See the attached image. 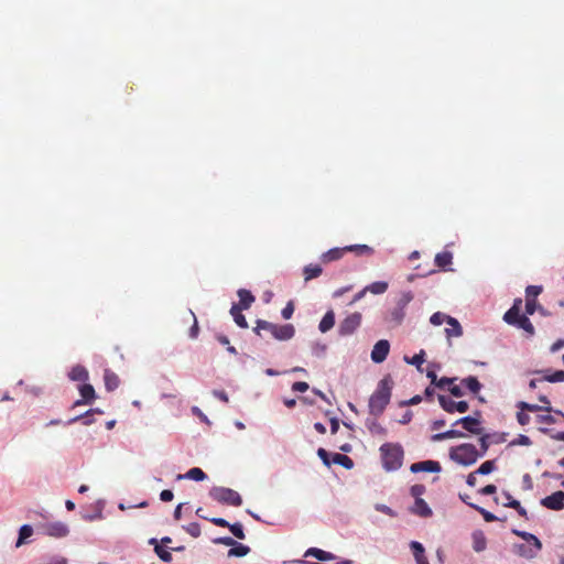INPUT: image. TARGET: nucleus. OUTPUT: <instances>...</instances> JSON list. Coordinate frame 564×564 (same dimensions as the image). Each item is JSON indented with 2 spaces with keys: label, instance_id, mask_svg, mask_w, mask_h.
I'll use <instances>...</instances> for the list:
<instances>
[{
  "label": "nucleus",
  "instance_id": "1",
  "mask_svg": "<svg viewBox=\"0 0 564 564\" xmlns=\"http://www.w3.org/2000/svg\"><path fill=\"white\" fill-rule=\"evenodd\" d=\"M393 381L390 376H386L378 383L376 391L369 399V412L372 416L379 417L391 399Z\"/></svg>",
  "mask_w": 564,
  "mask_h": 564
},
{
  "label": "nucleus",
  "instance_id": "2",
  "mask_svg": "<svg viewBox=\"0 0 564 564\" xmlns=\"http://www.w3.org/2000/svg\"><path fill=\"white\" fill-rule=\"evenodd\" d=\"M382 466L387 471H394L401 468L404 452L399 443H384L379 448Z\"/></svg>",
  "mask_w": 564,
  "mask_h": 564
},
{
  "label": "nucleus",
  "instance_id": "3",
  "mask_svg": "<svg viewBox=\"0 0 564 564\" xmlns=\"http://www.w3.org/2000/svg\"><path fill=\"white\" fill-rule=\"evenodd\" d=\"M452 460L463 466H470L480 457L476 446L469 443H464L458 446L452 447L449 451Z\"/></svg>",
  "mask_w": 564,
  "mask_h": 564
},
{
  "label": "nucleus",
  "instance_id": "4",
  "mask_svg": "<svg viewBox=\"0 0 564 564\" xmlns=\"http://www.w3.org/2000/svg\"><path fill=\"white\" fill-rule=\"evenodd\" d=\"M260 330H268L278 340H289L295 334V328L292 324L278 325L262 319L257 322L254 328L258 335Z\"/></svg>",
  "mask_w": 564,
  "mask_h": 564
},
{
  "label": "nucleus",
  "instance_id": "5",
  "mask_svg": "<svg viewBox=\"0 0 564 564\" xmlns=\"http://www.w3.org/2000/svg\"><path fill=\"white\" fill-rule=\"evenodd\" d=\"M209 496L219 503L239 507L242 505L241 496L234 489L226 487H214Z\"/></svg>",
  "mask_w": 564,
  "mask_h": 564
},
{
  "label": "nucleus",
  "instance_id": "6",
  "mask_svg": "<svg viewBox=\"0 0 564 564\" xmlns=\"http://www.w3.org/2000/svg\"><path fill=\"white\" fill-rule=\"evenodd\" d=\"M503 321L512 326L523 329L529 337L533 336L535 330L534 326L527 315L517 313L516 307H510L503 315Z\"/></svg>",
  "mask_w": 564,
  "mask_h": 564
},
{
  "label": "nucleus",
  "instance_id": "7",
  "mask_svg": "<svg viewBox=\"0 0 564 564\" xmlns=\"http://www.w3.org/2000/svg\"><path fill=\"white\" fill-rule=\"evenodd\" d=\"M362 315L355 312L346 316L338 326L339 336L346 337L352 335L361 325Z\"/></svg>",
  "mask_w": 564,
  "mask_h": 564
},
{
  "label": "nucleus",
  "instance_id": "8",
  "mask_svg": "<svg viewBox=\"0 0 564 564\" xmlns=\"http://www.w3.org/2000/svg\"><path fill=\"white\" fill-rule=\"evenodd\" d=\"M37 529L42 534L57 539L66 536L69 532L68 527L59 521L40 524Z\"/></svg>",
  "mask_w": 564,
  "mask_h": 564
},
{
  "label": "nucleus",
  "instance_id": "9",
  "mask_svg": "<svg viewBox=\"0 0 564 564\" xmlns=\"http://www.w3.org/2000/svg\"><path fill=\"white\" fill-rule=\"evenodd\" d=\"M440 405L447 413H465L469 409V404L466 401H454L447 395L440 394L438 395Z\"/></svg>",
  "mask_w": 564,
  "mask_h": 564
},
{
  "label": "nucleus",
  "instance_id": "10",
  "mask_svg": "<svg viewBox=\"0 0 564 564\" xmlns=\"http://www.w3.org/2000/svg\"><path fill=\"white\" fill-rule=\"evenodd\" d=\"M541 505L550 510L560 511L564 509V491L558 490L541 499Z\"/></svg>",
  "mask_w": 564,
  "mask_h": 564
},
{
  "label": "nucleus",
  "instance_id": "11",
  "mask_svg": "<svg viewBox=\"0 0 564 564\" xmlns=\"http://www.w3.org/2000/svg\"><path fill=\"white\" fill-rule=\"evenodd\" d=\"M390 350V344L386 339L377 341L371 351V359L376 364H380L387 359Z\"/></svg>",
  "mask_w": 564,
  "mask_h": 564
},
{
  "label": "nucleus",
  "instance_id": "12",
  "mask_svg": "<svg viewBox=\"0 0 564 564\" xmlns=\"http://www.w3.org/2000/svg\"><path fill=\"white\" fill-rule=\"evenodd\" d=\"M457 424H460L466 431L475 435H480L482 432L480 420L474 416L460 417L454 423V425Z\"/></svg>",
  "mask_w": 564,
  "mask_h": 564
},
{
  "label": "nucleus",
  "instance_id": "13",
  "mask_svg": "<svg viewBox=\"0 0 564 564\" xmlns=\"http://www.w3.org/2000/svg\"><path fill=\"white\" fill-rule=\"evenodd\" d=\"M441 464L436 460H423L411 465L410 470L412 473L429 471L438 473L441 471Z\"/></svg>",
  "mask_w": 564,
  "mask_h": 564
},
{
  "label": "nucleus",
  "instance_id": "14",
  "mask_svg": "<svg viewBox=\"0 0 564 564\" xmlns=\"http://www.w3.org/2000/svg\"><path fill=\"white\" fill-rule=\"evenodd\" d=\"M79 393H80L82 400H77L74 404L75 406L84 404V403L89 404L96 399L95 389L89 383H84V384L79 386Z\"/></svg>",
  "mask_w": 564,
  "mask_h": 564
},
{
  "label": "nucleus",
  "instance_id": "15",
  "mask_svg": "<svg viewBox=\"0 0 564 564\" xmlns=\"http://www.w3.org/2000/svg\"><path fill=\"white\" fill-rule=\"evenodd\" d=\"M410 547L416 564H430L427 557L425 556L424 546L420 542L412 541L410 543Z\"/></svg>",
  "mask_w": 564,
  "mask_h": 564
},
{
  "label": "nucleus",
  "instance_id": "16",
  "mask_svg": "<svg viewBox=\"0 0 564 564\" xmlns=\"http://www.w3.org/2000/svg\"><path fill=\"white\" fill-rule=\"evenodd\" d=\"M345 253H346L345 247L344 248H333V249H329L328 251L324 252L321 256V261L323 263H329L333 261H337V260L341 259Z\"/></svg>",
  "mask_w": 564,
  "mask_h": 564
},
{
  "label": "nucleus",
  "instance_id": "17",
  "mask_svg": "<svg viewBox=\"0 0 564 564\" xmlns=\"http://www.w3.org/2000/svg\"><path fill=\"white\" fill-rule=\"evenodd\" d=\"M411 512L424 518L432 516V510L424 499H415Z\"/></svg>",
  "mask_w": 564,
  "mask_h": 564
},
{
  "label": "nucleus",
  "instance_id": "18",
  "mask_svg": "<svg viewBox=\"0 0 564 564\" xmlns=\"http://www.w3.org/2000/svg\"><path fill=\"white\" fill-rule=\"evenodd\" d=\"M104 381H105V387H106L107 391L116 390L120 383L119 377L109 369L105 370Z\"/></svg>",
  "mask_w": 564,
  "mask_h": 564
},
{
  "label": "nucleus",
  "instance_id": "19",
  "mask_svg": "<svg viewBox=\"0 0 564 564\" xmlns=\"http://www.w3.org/2000/svg\"><path fill=\"white\" fill-rule=\"evenodd\" d=\"M335 325V313L333 310H329L325 313L322 321L319 322L318 329L322 333H326L330 330Z\"/></svg>",
  "mask_w": 564,
  "mask_h": 564
},
{
  "label": "nucleus",
  "instance_id": "20",
  "mask_svg": "<svg viewBox=\"0 0 564 564\" xmlns=\"http://www.w3.org/2000/svg\"><path fill=\"white\" fill-rule=\"evenodd\" d=\"M68 377L73 381H86L88 380L89 376L87 369L84 366L76 365L69 371Z\"/></svg>",
  "mask_w": 564,
  "mask_h": 564
},
{
  "label": "nucleus",
  "instance_id": "21",
  "mask_svg": "<svg viewBox=\"0 0 564 564\" xmlns=\"http://www.w3.org/2000/svg\"><path fill=\"white\" fill-rule=\"evenodd\" d=\"M238 296L239 303L237 305L241 306L242 310H248L256 300L251 292L246 289H240Z\"/></svg>",
  "mask_w": 564,
  "mask_h": 564
},
{
  "label": "nucleus",
  "instance_id": "22",
  "mask_svg": "<svg viewBox=\"0 0 564 564\" xmlns=\"http://www.w3.org/2000/svg\"><path fill=\"white\" fill-rule=\"evenodd\" d=\"M207 475L203 471V469L198 467L191 468L186 474L184 475H177L176 479L181 480L184 478L192 479L195 481H203L206 479Z\"/></svg>",
  "mask_w": 564,
  "mask_h": 564
},
{
  "label": "nucleus",
  "instance_id": "23",
  "mask_svg": "<svg viewBox=\"0 0 564 564\" xmlns=\"http://www.w3.org/2000/svg\"><path fill=\"white\" fill-rule=\"evenodd\" d=\"M378 417L373 416V419H368L366 422V426L372 435H387V429L383 427L377 420Z\"/></svg>",
  "mask_w": 564,
  "mask_h": 564
},
{
  "label": "nucleus",
  "instance_id": "24",
  "mask_svg": "<svg viewBox=\"0 0 564 564\" xmlns=\"http://www.w3.org/2000/svg\"><path fill=\"white\" fill-rule=\"evenodd\" d=\"M447 325L449 326L445 328L447 338L459 337L463 335V328L456 318H449Z\"/></svg>",
  "mask_w": 564,
  "mask_h": 564
},
{
  "label": "nucleus",
  "instance_id": "25",
  "mask_svg": "<svg viewBox=\"0 0 564 564\" xmlns=\"http://www.w3.org/2000/svg\"><path fill=\"white\" fill-rule=\"evenodd\" d=\"M435 264L440 268V269H446L447 267H449L452 264V261H453V253L451 251H442V252H438L436 256H435Z\"/></svg>",
  "mask_w": 564,
  "mask_h": 564
},
{
  "label": "nucleus",
  "instance_id": "26",
  "mask_svg": "<svg viewBox=\"0 0 564 564\" xmlns=\"http://www.w3.org/2000/svg\"><path fill=\"white\" fill-rule=\"evenodd\" d=\"M241 312H242L241 306H239L237 304H234L230 308V314L234 317L235 323L241 328H247L248 323H247L245 315Z\"/></svg>",
  "mask_w": 564,
  "mask_h": 564
},
{
  "label": "nucleus",
  "instance_id": "27",
  "mask_svg": "<svg viewBox=\"0 0 564 564\" xmlns=\"http://www.w3.org/2000/svg\"><path fill=\"white\" fill-rule=\"evenodd\" d=\"M305 556H313L318 561H332L335 555L317 547H311L306 551Z\"/></svg>",
  "mask_w": 564,
  "mask_h": 564
},
{
  "label": "nucleus",
  "instance_id": "28",
  "mask_svg": "<svg viewBox=\"0 0 564 564\" xmlns=\"http://www.w3.org/2000/svg\"><path fill=\"white\" fill-rule=\"evenodd\" d=\"M323 272V269L319 264H308L303 269V275L305 281H310L312 279L318 278Z\"/></svg>",
  "mask_w": 564,
  "mask_h": 564
},
{
  "label": "nucleus",
  "instance_id": "29",
  "mask_svg": "<svg viewBox=\"0 0 564 564\" xmlns=\"http://www.w3.org/2000/svg\"><path fill=\"white\" fill-rule=\"evenodd\" d=\"M346 252H355L357 256H371L373 249L368 245H350L345 247Z\"/></svg>",
  "mask_w": 564,
  "mask_h": 564
},
{
  "label": "nucleus",
  "instance_id": "30",
  "mask_svg": "<svg viewBox=\"0 0 564 564\" xmlns=\"http://www.w3.org/2000/svg\"><path fill=\"white\" fill-rule=\"evenodd\" d=\"M250 553V547L248 545H245L242 543L237 542V544L232 545L231 549H229L227 556L228 557H242Z\"/></svg>",
  "mask_w": 564,
  "mask_h": 564
},
{
  "label": "nucleus",
  "instance_id": "31",
  "mask_svg": "<svg viewBox=\"0 0 564 564\" xmlns=\"http://www.w3.org/2000/svg\"><path fill=\"white\" fill-rule=\"evenodd\" d=\"M332 464L340 465L346 469H351L354 467V462L349 456L338 453L333 455Z\"/></svg>",
  "mask_w": 564,
  "mask_h": 564
},
{
  "label": "nucleus",
  "instance_id": "32",
  "mask_svg": "<svg viewBox=\"0 0 564 564\" xmlns=\"http://www.w3.org/2000/svg\"><path fill=\"white\" fill-rule=\"evenodd\" d=\"M464 436H465V434L458 430H448L446 432L433 435L432 440L433 441H444V440H448V438H459V437H464Z\"/></svg>",
  "mask_w": 564,
  "mask_h": 564
},
{
  "label": "nucleus",
  "instance_id": "33",
  "mask_svg": "<svg viewBox=\"0 0 564 564\" xmlns=\"http://www.w3.org/2000/svg\"><path fill=\"white\" fill-rule=\"evenodd\" d=\"M462 384L465 386L473 393H478L482 387L479 380L473 376L463 379Z\"/></svg>",
  "mask_w": 564,
  "mask_h": 564
},
{
  "label": "nucleus",
  "instance_id": "34",
  "mask_svg": "<svg viewBox=\"0 0 564 564\" xmlns=\"http://www.w3.org/2000/svg\"><path fill=\"white\" fill-rule=\"evenodd\" d=\"M388 290V283L384 281L373 282L365 288V291L372 294H383Z\"/></svg>",
  "mask_w": 564,
  "mask_h": 564
},
{
  "label": "nucleus",
  "instance_id": "35",
  "mask_svg": "<svg viewBox=\"0 0 564 564\" xmlns=\"http://www.w3.org/2000/svg\"><path fill=\"white\" fill-rule=\"evenodd\" d=\"M150 543H153L155 544L154 546V551L156 553V555L164 562H171L172 561V554L170 551L165 550L164 547H162L161 545L156 544V540L155 539H152L150 541Z\"/></svg>",
  "mask_w": 564,
  "mask_h": 564
},
{
  "label": "nucleus",
  "instance_id": "36",
  "mask_svg": "<svg viewBox=\"0 0 564 564\" xmlns=\"http://www.w3.org/2000/svg\"><path fill=\"white\" fill-rule=\"evenodd\" d=\"M513 533L521 536L523 540L533 543L538 550L542 549V543L535 535L518 530H514Z\"/></svg>",
  "mask_w": 564,
  "mask_h": 564
},
{
  "label": "nucleus",
  "instance_id": "37",
  "mask_svg": "<svg viewBox=\"0 0 564 564\" xmlns=\"http://www.w3.org/2000/svg\"><path fill=\"white\" fill-rule=\"evenodd\" d=\"M539 373H544L543 380L549 382H561L564 380V371L556 370L553 373L547 375L546 371H538Z\"/></svg>",
  "mask_w": 564,
  "mask_h": 564
},
{
  "label": "nucleus",
  "instance_id": "38",
  "mask_svg": "<svg viewBox=\"0 0 564 564\" xmlns=\"http://www.w3.org/2000/svg\"><path fill=\"white\" fill-rule=\"evenodd\" d=\"M413 300V293L411 291H406L401 293L397 301V306L403 311L409 305V303Z\"/></svg>",
  "mask_w": 564,
  "mask_h": 564
},
{
  "label": "nucleus",
  "instance_id": "39",
  "mask_svg": "<svg viewBox=\"0 0 564 564\" xmlns=\"http://www.w3.org/2000/svg\"><path fill=\"white\" fill-rule=\"evenodd\" d=\"M91 413H102V412H101L99 409H91V410L87 411L84 415H80V416H76V417L70 419L67 423H68V424H72V423H74V422H76V421H78V420H80V419H82V420H83V423H84L85 425H89V424H91V423H93V420L90 419V414H91Z\"/></svg>",
  "mask_w": 564,
  "mask_h": 564
},
{
  "label": "nucleus",
  "instance_id": "40",
  "mask_svg": "<svg viewBox=\"0 0 564 564\" xmlns=\"http://www.w3.org/2000/svg\"><path fill=\"white\" fill-rule=\"evenodd\" d=\"M425 351L421 350L419 354L414 355L412 358L404 357V360L410 364L416 366L419 370H421V366L425 361Z\"/></svg>",
  "mask_w": 564,
  "mask_h": 564
},
{
  "label": "nucleus",
  "instance_id": "41",
  "mask_svg": "<svg viewBox=\"0 0 564 564\" xmlns=\"http://www.w3.org/2000/svg\"><path fill=\"white\" fill-rule=\"evenodd\" d=\"M449 318H452V316L446 315L445 313L442 312H436L431 316L430 322L435 326H440L443 323L447 324Z\"/></svg>",
  "mask_w": 564,
  "mask_h": 564
},
{
  "label": "nucleus",
  "instance_id": "42",
  "mask_svg": "<svg viewBox=\"0 0 564 564\" xmlns=\"http://www.w3.org/2000/svg\"><path fill=\"white\" fill-rule=\"evenodd\" d=\"M33 533V529L31 525L29 524H24L20 528V531H19V539H18V542H17V546H20L25 539L30 538Z\"/></svg>",
  "mask_w": 564,
  "mask_h": 564
},
{
  "label": "nucleus",
  "instance_id": "43",
  "mask_svg": "<svg viewBox=\"0 0 564 564\" xmlns=\"http://www.w3.org/2000/svg\"><path fill=\"white\" fill-rule=\"evenodd\" d=\"M496 469L495 460L484 462L475 471L479 475H488Z\"/></svg>",
  "mask_w": 564,
  "mask_h": 564
},
{
  "label": "nucleus",
  "instance_id": "44",
  "mask_svg": "<svg viewBox=\"0 0 564 564\" xmlns=\"http://www.w3.org/2000/svg\"><path fill=\"white\" fill-rule=\"evenodd\" d=\"M506 496L508 499H510V501L505 506L516 509L521 517H527V510L521 506L520 501L511 499V496L509 494H506Z\"/></svg>",
  "mask_w": 564,
  "mask_h": 564
},
{
  "label": "nucleus",
  "instance_id": "45",
  "mask_svg": "<svg viewBox=\"0 0 564 564\" xmlns=\"http://www.w3.org/2000/svg\"><path fill=\"white\" fill-rule=\"evenodd\" d=\"M228 529L237 539L243 540L246 538L243 527L240 522L230 523Z\"/></svg>",
  "mask_w": 564,
  "mask_h": 564
},
{
  "label": "nucleus",
  "instance_id": "46",
  "mask_svg": "<svg viewBox=\"0 0 564 564\" xmlns=\"http://www.w3.org/2000/svg\"><path fill=\"white\" fill-rule=\"evenodd\" d=\"M470 507L474 508L475 510H477L482 516L484 520L487 522H492V521L498 520V518L494 513L487 511L486 509H484L477 505H470Z\"/></svg>",
  "mask_w": 564,
  "mask_h": 564
},
{
  "label": "nucleus",
  "instance_id": "47",
  "mask_svg": "<svg viewBox=\"0 0 564 564\" xmlns=\"http://www.w3.org/2000/svg\"><path fill=\"white\" fill-rule=\"evenodd\" d=\"M184 530L193 538H198L202 533L200 525L197 522L188 523L184 527Z\"/></svg>",
  "mask_w": 564,
  "mask_h": 564
},
{
  "label": "nucleus",
  "instance_id": "48",
  "mask_svg": "<svg viewBox=\"0 0 564 564\" xmlns=\"http://www.w3.org/2000/svg\"><path fill=\"white\" fill-rule=\"evenodd\" d=\"M518 408L522 411H529V412H538L544 410L543 406H540L538 404H531L524 401H520L518 403Z\"/></svg>",
  "mask_w": 564,
  "mask_h": 564
},
{
  "label": "nucleus",
  "instance_id": "49",
  "mask_svg": "<svg viewBox=\"0 0 564 564\" xmlns=\"http://www.w3.org/2000/svg\"><path fill=\"white\" fill-rule=\"evenodd\" d=\"M405 311L399 308L397 305L391 311V321H393L395 324H400L402 319L404 318Z\"/></svg>",
  "mask_w": 564,
  "mask_h": 564
},
{
  "label": "nucleus",
  "instance_id": "50",
  "mask_svg": "<svg viewBox=\"0 0 564 564\" xmlns=\"http://www.w3.org/2000/svg\"><path fill=\"white\" fill-rule=\"evenodd\" d=\"M542 292V286L540 285H529L525 289L527 299H534L540 295Z\"/></svg>",
  "mask_w": 564,
  "mask_h": 564
},
{
  "label": "nucleus",
  "instance_id": "51",
  "mask_svg": "<svg viewBox=\"0 0 564 564\" xmlns=\"http://www.w3.org/2000/svg\"><path fill=\"white\" fill-rule=\"evenodd\" d=\"M455 380H456V378H447V377H443L441 379L437 378V381L434 386L440 389L448 390V388L451 387V384H453L455 382Z\"/></svg>",
  "mask_w": 564,
  "mask_h": 564
},
{
  "label": "nucleus",
  "instance_id": "52",
  "mask_svg": "<svg viewBox=\"0 0 564 564\" xmlns=\"http://www.w3.org/2000/svg\"><path fill=\"white\" fill-rule=\"evenodd\" d=\"M486 549V539L479 534V536L474 535V550L476 552H481Z\"/></svg>",
  "mask_w": 564,
  "mask_h": 564
},
{
  "label": "nucleus",
  "instance_id": "53",
  "mask_svg": "<svg viewBox=\"0 0 564 564\" xmlns=\"http://www.w3.org/2000/svg\"><path fill=\"white\" fill-rule=\"evenodd\" d=\"M213 542L215 544H221V545H226V546H230V549L232 547V545L237 544V541L234 540L230 536H221V538H215L213 540Z\"/></svg>",
  "mask_w": 564,
  "mask_h": 564
},
{
  "label": "nucleus",
  "instance_id": "54",
  "mask_svg": "<svg viewBox=\"0 0 564 564\" xmlns=\"http://www.w3.org/2000/svg\"><path fill=\"white\" fill-rule=\"evenodd\" d=\"M480 452L479 455L482 457L489 448V435L485 434L479 438Z\"/></svg>",
  "mask_w": 564,
  "mask_h": 564
},
{
  "label": "nucleus",
  "instance_id": "55",
  "mask_svg": "<svg viewBox=\"0 0 564 564\" xmlns=\"http://www.w3.org/2000/svg\"><path fill=\"white\" fill-rule=\"evenodd\" d=\"M410 491L415 499H422L421 496L425 492V486L420 484L413 485Z\"/></svg>",
  "mask_w": 564,
  "mask_h": 564
},
{
  "label": "nucleus",
  "instance_id": "56",
  "mask_svg": "<svg viewBox=\"0 0 564 564\" xmlns=\"http://www.w3.org/2000/svg\"><path fill=\"white\" fill-rule=\"evenodd\" d=\"M532 444L531 440L527 435L520 434L516 440L511 442V445H522L530 446Z\"/></svg>",
  "mask_w": 564,
  "mask_h": 564
},
{
  "label": "nucleus",
  "instance_id": "57",
  "mask_svg": "<svg viewBox=\"0 0 564 564\" xmlns=\"http://www.w3.org/2000/svg\"><path fill=\"white\" fill-rule=\"evenodd\" d=\"M538 302L534 299H527L525 302V313L528 315H533L536 311Z\"/></svg>",
  "mask_w": 564,
  "mask_h": 564
},
{
  "label": "nucleus",
  "instance_id": "58",
  "mask_svg": "<svg viewBox=\"0 0 564 564\" xmlns=\"http://www.w3.org/2000/svg\"><path fill=\"white\" fill-rule=\"evenodd\" d=\"M294 313V306L292 302H289L282 310L281 315L284 319H290Z\"/></svg>",
  "mask_w": 564,
  "mask_h": 564
},
{
  "label": "nucleus",
  "instance_id": "59",
  "mask_svg": "<svg viewBox=\"0 0 564 564\" xmlns=\"http://www.w3.org/2000/svg\"><path fill=\"white\" fill-rule=\"evenodd\" d=\"M517 420L520 425L524 426L530 423V415L521 410L520 412L517 413Z\"/></svg>",
  "mask_w": 564,
  "mask_h": 564
},
{
  "label": "nucleus",
  "instance_id": "60",
  "mask_svg": "<svg viewBox=\"0 0 564 564\" xmlns=\"http://www.w3.org/2000/svg\"><path fill=\"white\" fill-rule=\"evenodd\" d=\"M376 510L380 511V512H382L384 514H388L390 517H395L397 516L395 512L390 507H388L386 505H381V503L376 505Z\"/></svg>",
  "mask_w": 564,
  "mask_h": 564
},
{
  "label": "nucleus",
  "instance_id": "61",
  "mask_svg": "<svg viewBox=\"0 0 564 564\" xmlns=\"http://www.w3.org/2000/svg\"><path fill=\"white\" fill-rule=\"evenodd\" d=\"M308 389V383L304 381L294 382L292 390L295 392H305Z\"/></svg>",
  "mask_w": 564,
  "mask_h": 564
},
{
  "label": "nucleus",
  "instance_id": "62",
  "mask_svg": "<svg viewBox=\"0 0 564 564\" xmlns=\"http://www.w3.org/2000/svg\"><path fill=\"white\" fill-rule=\"evenodd\" d=\"M538 422L551 425V424H554L556 421H555L554 416H552L551 414H543V415L538 416Z\"/></svg>",
  "mask_w": 564,
  "mask_h": 564
},
{
  "label": "nucleus",
  "instance_id": "63",
  "mask_svg": "<svg viewBox=\"0 0 564 564\" xmlns=\"http://www.w3.org/2000/svg\"><path fill=\"white\" fill-rule=\"evenodd\" d=\"M317 455L326 466H328V467L330 466L332 460H329L328 453L325 448H318Z\"/></svg>",
  "mask_w": 564,
  "mask_h": 564
},
{
  "label": "nucleus",
  "instance_id": "64",
  "mask_svg": "<svg viewBox=\"0 0 564 564\" xmlns=\"http://www.w3.org/2000/svg\"><path fill=\"white\" fill-rule=\"evenodd\" d=\"M448 391L451 392L452 395H454L456 398H460L464 395L462 388L454 383L451 384V387L448 388Z\"/></svg>",
  "mask_w": 564,
  "mask_h": 564
}]
</instances>
